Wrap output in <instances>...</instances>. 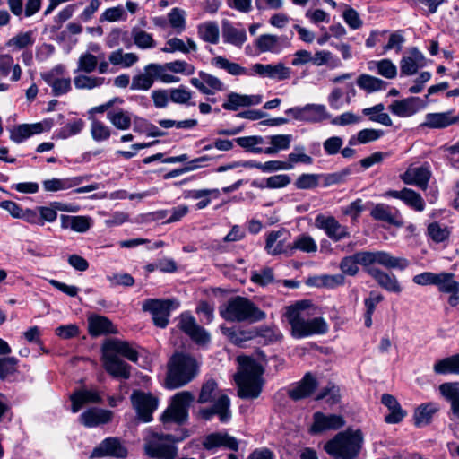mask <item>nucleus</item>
Returning a JSON list of instances; mask_svg holds the SVG:
<instances>
[{"instance_id": "nucleus-1", "label": "nucleus", "mask_w": 459, "mask_h": 459, "mask_svg": "<svg viewBox=\"0 0 459 459\" xmlns=\"http://www.w3.org/2000/svg\"><path fill=\"white\" fill-rule=\"evenodd\" d=\"M368 269L372 265L379 264L386 269L404 270L409 265V261L403 257L393 256L385 251H359L352 255L343 257L340 262L341 271L350 276H355L359 273V266Z\"/></svg>"}, {"instance_id": "nucleus-2", "label": "nucleus", "mask_w": 459, "mask_h": 459, "mask_svg": "<svg viewBox=\"0 0 459 459\" xmlns=\"http://www.w3.org/2000/svg\"><path fill=\"white\" fill-rule=\"evenodd\" d=\"M307 301H299L286 308L285 316L291 327L294 338H304L314 334H324L328 325L322 317L309 318L306 311Z\"/></svg>"}, {"instance_id": "nucleus-3", "label": "nucleus", "mask_w": 459, "mask_h": 459, "mask_svg": "<svg viewBox=\"0 0 459 459\" xmlns=\"http://www.w3.org/2000/svg\"><path fill=\"white\" fill-rule=\"evenodd\" d=\"M239 370L235 375L238 394L242 399L257 398L263 388L264 369L260 363L249 357H239Z\"/></svg>"}, {"instance_id": "nucleus-4", "label": "nucleus", "mask_w": 459, "mask_h": 459, "mask_svg": "<svg viewBox=\"0 0 459 459\" xmlns=\"http://www.w3.org/2000/svg\"><path fill=\"white\" fill-rule=\"evenodd\" d=\"M212 401L214 403L212 407L200 410L202 418L210 420L217 415L221 422H228L231 419L230 399L226 394H219L217 383L213 379H209L202 385L198 403H207Z\"/></svg>"}, {"instance_id": "nucleus-5", "label": "nucleus", "mask_w": 459, "mask_h": 459, "mask_svg": "<svg viewBox=\"0 0 459 459\" xmlns=\"http://www.w3.org/2000/svg\"><path fill=\"white\" fill-rule=\"evenodd\" d=\"M362 444L363 435L359 429H347L326 442L324 449L335 459H357Z\"/></svg>"}, {"instance_id": "nucleus-6", "label": "nucleus", "mask_w": 459, "mask_h": 459, "mask_svg": "<svg viewBox=\"0 0 459 459\" xmlns=\"http://www.w3.org/2000/svg\"><path fill=\"white\" fill-rule=\"evenodd\" d=\"M221 316L230 322L255 323L265 318L266 314L245 297L235 296L220 307Z\"/></svg>"}, {"instance_id": "nucleus-7", "label": "nucleus", "mask_w": 459, "mask_h": 459, "mask_svg": "<svg viewBox=\"0 0 459 459\" xmlns=\"http://www.w3.org/2000/svg\"><path fill=\"white\" fill-rule=\"evenodd\" d=\"M199 372L196 359L186 354H175L169 360L166 386L177 389L191 382Z\"/></svg>"}, {"instance_id": "nucleus-8", "label": "nucleus", "mask_w": 459, "mask_h": 459, "mask_svg": "<svg viewBox=\"0 0 459 459\" xmlns=\"http://www.w3.org/2000/svg\"><path fill=\"white\" fill-rule=\"evenodd\" d=\"M194 398V394L188 391L177 393L172 398L171 404L161 416L162 422L184 423L187 420L188 408Z\"/></svg>"}, {"instance_id": "nucleus-9", "label": "nucleus", "mask_w": 459, "mask_h": 459, "mask_svg": "<svg viewBox=\"0 0 459 459\" xmlns=\"http://www.w3.org/2000/svg\"><path fill=\"white\" fill-rule=\"evenodd\" d=\"M179 440L173 435L160 436L156 434L146 442L145 451L152 457L174 459L177 455L174 443Z\"/></svg>"}, {"instance_id": "nucleus-10", "label": "nucleus", "mask_w": 459, "mask_h": 459, "mask_svg": "<svg viewBox=\"0 0 459 459\" xmlns=\"http://www.w3.org/2000/svg\"><path fill=\"white\" fill-rule=\"evenodd\" d=\"M178 327L198 345H206L211 341L210 333L196 323L190 313H183L178 318Z\"/></svg>"}, {"instance_id": "nucleus-11", "label": "nucleus", "mask_w": 459, "mask_h": 459, "mask_svg": "<svg viewBox=\"0 0 459 459\" xmlns=\"http://www.w3.org/2000/svg\"><path fill=\"white\" fill-rule=\"evenodd\" d=\"M315 226L324 230L325 235L333 242H339L351 235L348 228L342 225L333 216L317 214L315 219Z\"/></svg>"}, {"instance_id": "nucleus-12", "label": "nucleus", "mask_w": 459, "mask_h": 459, "mask_svg": "<svg viewBox=\"0 0 459 459\" xmlns=\"http://www.w3.org/2000/svg\"><path fill=\"white\" fill-rule=\"evenodd\" d=\"M131 401L138 417L144 422L152 420V413L158 407V398L152 394L142 391H134L131 395Z\"/></svg>"}, {"instance_id": "nucleus-13", "label": "nucleus", "mask_w": 459, "mask_h": 459, "mask_svg": "<svg viewBox=\"0 0 459 459\" xmlns=\"http://www.w3.org/2000/svg\"><path fill=\"white\" fill-rule=\"evenodd\" d=\"M143 309L152 315V320L156 326L165 328L170 316L171 301L169 299H149L143 302Z\"/></svg>"}, {"instance_id": "nucleus-14", "label": "nucleus", "mask_w": 459, "mask_h": 459, "mask_svg": "<svg viewBox=\"0 0 459 459\" xmlns=\"http://www.w3.org/2000/svg\"><path fill=\"white\" fill-rule=\"evenodd\" d=\"M289 232L285 230H273L268 233L264 249L271 255H291V244L288 243Z\"/></svg>"}, {"instance_id": "nucleus-15", "label": "nucleus", "mask_w": 459, "mask_h": 459, "mask_svg": "<svg viewBox=\"0 0 459 459\" xmlns=\"http://www.w3.org/2000/svg\"><path fill=\"white\" fill-rule=\"evenodd\" d=\"M255 45L261 53L280 54L290 47V42L286 36L266 33L257 37Z\"/></svg>"}, {"instance_id": "nucleus-16", "label": "nucleus", "mask_w": 459, "mask_h": 459, "mask_svg": "<svg viewBox=\"0 0 459 459\" xmlns=\"http://www.w3.org/2000/svg\"><path fill=\"white\" fill-rule=\"evenodd\" d=\"M126 455L127 450L117 437H107L93 449L91 458L105 456L125 458Z\"/></svg>"}, {"instance_id": "nucleus-17", "label": "nucleus", "mask_w": 459, "mask_h": 459, "mask_svg": "<svg viewBox=\"0 0 459 459\" xmlns=\"http://www.w3.org/2000/svg\"><path fill=\"white\" fill-rule=\"evenodd\" d=\"M190 83L205 95H211L225 89L224 83L218 77L204 71L198 73V77L191 78Z\"/></svg>"}, {"instance_id": "nucleus-18", "label": "nucleus", "mask_w": 459, "mask_h": 459, "mask_svg": "<svg viewBox=\"0 0 459 459\" xmlns=\"http://www.w3.org/2000/svg\"><path fill=\"white\" fill-rule=\"evenodd\" d=\"M313 425L311 426V433L317 434L326 430L338 429L344 426L345 420L341 415L330 414L325 415L321 411L313 414Z\"/></svg>"}, {"instance_id": "nucleus-19", "label": "nucleus", "mask_w": 459, "mask_h": 459, "mask_svg": "<svg viewBox=\"0 0 459 459\" xmlns=\"http://www.w3.org/2000/svg\"><path fill=\"white\" fill-rule=\"evenodd\" d=\"M425 106L423 100L418 97H410L400 100H394L389 105L390 112L400 117H408L417 113Z\"/></svg>"}, {"instance_id": "nucleus-20", "label": "nucleus", "mask_w": 459, "mask_h": 459, "mask_svg": "<svg viewBox=\"0 0 459 459\" xmlns=\"http://www.w3.org/2000/svg\"><path fill=\"white\" fill-rule=\"evenodd\" d=\"M103 365L105 370L114 377L128 379L130 377V366L118 358L103 350Z\"/></svg>"}, {"instance_id": "nucleus-21", "label": "nucleus", "mask_w": 459, "mask_h": 459, "mask_svg": "<svg viewBox=\"0 0 459 459\" xmlns=\"http://www.w3.org/2000/svg\"><path fill=\"white\" fill-rule=\"evenodd\" d=\"M368 274L371 276L377 284L386 291L399 294L402 292V286L397 277L392 273L385 272L374 265L368 269Z\"/></svg>"}, {"instance_id": "nucleus-22", "label": "nucleus", "mask_w": 459, "mask_h": 459, "mask_svg": "<svg viewBox=\"0 0 459 459\" xmlns=\"http://www.w3.org/2000/svg\"><path fill=\"white\" fill-rule=\"evenodd\" d=\"M252 70L262 77H267L273 80L283 81L290 77L291 71L282 63L276 65L255 64Z\"/></svg>"}, {"instance_id": "nucleus-23", "label": "nucleus", "mask_w": 459, "mask_h": 459, "mask_svg": "<svg viewBox=\"0 0 459 459\" xmlns=\"http://www.w3.org/2000/svg\"><path fill=\"white\" fill-rule=\"evenodd\" d=\"M431 173L428 168L420 167H409L407 170L400 176L401 179L406 185H413L425 190L428 186L429 180Z\"/></svg>"}, {"instance_id": "nucleus-24", "label": "nucleus", "mask_w": 459, "mask_h": 459, "mask_svg": "<svg viewBox=\"0 0 459 459\" xmlns=\"http://www.w3.org/2000/svg\"><path fill=\"white\" fill-rule=\"evenodd\" d=\"M440 394L450 403L451 420H459V382H447L438 387Z\"/></svg>"}, {"instance_id": "nucleus-25", "label": "nucleus", "mask_w": 459, "mask_h": 459, "mask_svg": "<svg viewBox=\"0 0 459 459\" xmlns=\"http://www.w3.org/2000/svg\"><path fill=\"white\" fill-rule=\"evenodd\" d=\"M261 95H242L237 92H230L222 104L226 110L236 111L239 108L258 105L262 102Z\"/></svg>"}, {"instance_id": "nucleus-26", "label": "nucleus", "mask_w": 459, "mask_h": 459, "mask_svg": "<svg viewBox=\"0 0 459 459\" xmlns=\"http://www.w3.org/2000/svg\"><path fill=\"white\" fill-rule=\"evenodd\" d=\"M103 350L111 352L115 356H123L132 362H137L138 360V352L127 342L117 339L108 340L104 343Z\"/></svg>"}, {"instance_id": "nucleus-27", "label": "nucleus", "mask_w": 459, "mask_h": 459, "mask_svg": "<svg viewBox=\"0 0 459 459\" xmlns=\"http://www.w3.org/2000/svg\"><path fill=\"white\" fill-rule=\"evenodd\" d=\"M370 215L376 221H385L396 227H401L403 224L400 212L385 204H376L371 210Z\"/></svg>"}, {"instance_id": "nucleus-28", "label": "nucleus", "mask_w": 459, "mask_h": 459, "mask_svg": "<svg viewBox=\"0 0 459 459\" xmlns=\"http://www.w3.org/2000/svg\"><path fill=\"white\" fill-rule=\"evenodd\" d=\"M425 64V57L416 48L409 50V56H403L400 62V71L403 75H412Z\"/></svg>"}, {"instance_id": "nucleus-29", "label": "nucleus", "mask_w": 459, "mask_h": 459, "mask_svg": "<svg viewBox=\"0 0 459 459\" xmlns=\"http://www.w3.org/2000/svg\"><path fill=\"white\" fill-rule=\"evenodd\" d=\"M317 387V381L311 373H307L297 385L288 391L289 396L295 401L304 399L313 394Z\"/></svg>"}, {"instance_id": "nucleus-30", "label": "nucleus", "mask_w": 459, "mask_h": 459, "mask_svg": "<svg viewBox=\"0 0 459 459\" xmlns=\"http://www.w3.org/2000/svg\"><path fill=\"white\" fill-rule=\"evenodd\" d=\"M112 419V412L108 410L91 408L82 412L79 421L87 428H92L108 423Z\"/></svg>"}, {"instance_id": "nucleus-31", "label": "nucleus", "mask_w": 459, "mask_h": 459, "mask_svg": "<svg viewBox=\"0 0 459 459\" xmlns=\"http://www.w3.org/2000/svg\"><path fill=\"white\" fill-rule=\"evenodd\" d=\"M70 400L72 402L71 411L74 413L78 412L85 404L100 403L102 402V399L97 391L88 389L74 391L70 395Z\"/></svg>"}, {"instance_id": "nucleus-32", "label": "nucleus", "mask_w": 459, "mask_h": 459, "mask_svg": "<svg viewBox=\"0 0 459 459\" xmlns=\"http://www.w3.org/2000/svg\"><path fill=\"white\" fill-rule=\"evenodd\" d=\"M381 403L388 409L389 413L385 416V421L388 424H397L406 416V411L401 407L397 399L389 394L381 397Z\"/></svg>"}, {"instance_id": "nucleus-33", "label": "nucleus", "mask_w": 459, "mask_h": 459, "mask_svg": "<svg viewBox=\"0 0 459 459\" xmlns=\"http://www.w3.org/2000/svg\"><path fill=\"white\" fill-rule=\"evenodd\" d=\"M459 121V116H454L452 111L443 113H429L425 117L423 126L429 128H445Z\"/></svg>"}, {"instance_id": "nucleus-34", "label": "nucleus", "mask_w": 459, "mask_h": 459, "mask_svg": "<svg viewBox=\"0 0 459 459\" xmlns=\"http://www.w3.org/2000/svg\"><path fill=\"white\" fill-rule=\"evenodd\" d=\"M89 333L91 336L117 333V328L112 322L103 316H91L88 319Z\"/></svg>"}, {"instance_id": "nucleus-35", "label": "nucleus", "mask_w": 459, "mask_h": 459, "mask_svg": "<svg viewBox=\"0 0 459 459\" xmlns=\"http://www.w3.org/2000/svg\"><path fill=\"white\" fill-rule=\"evenodd\" d=\"M222 38L225 43L241 47L247 39L245 29L235 28L232 23L227 20L222 21Z\"/></svg>"}, {"instance_id": "nucleus-36", "label": "nucleus", "mask_w": 459, "mask_h": 459, "mask_svg": "<svg viewBox=\"0 0 459 459\" xmlns=\"http://www.w3.org/2000/svg\"><path fill=\"white\" fill-rule=\"evenodd\" d=\"M203 445L208 450L218 446H226L233 451H237L238 449V442L235 437L228 434L221 433H212L208 435L204 438Z\"/></svg>"}, {"instance_id": "nucleus-37", "label": "nucleus", "mask_w": 459, "mask_h": 459, "mask_svg": "<svg viewBox=\"0 0 459 459\" xmlns=\"http://www.w3.org/2000/svg\"><path fill=\"white\" fill-rule=\"evenodd\" d=\"M62 229H71L75 232H86L91 226V219L87 216L61 215Z\"/></svg>"}, {"instance_id": "nucleus-38", "label": "nucleus", "mask_w": 459, "mask_h": 459, "mask_svg": "<svg viewBox=\"0 0 459 459\" xmlns=\"http://www.w3.org/2000/svg\"><path fill=\"white\" fill-rule=\"evenodd\" d=\"M270 147L265 149L254 148L253 152L265 154H275L280 151H284L290 148L292 136L290 134H276L268 136Z\"/></svg>"}, {"instance_id": "nucleus-39", "label": "nucleus", "mask_w": 459, "mask_h": 459, "mask_svg": "<svg viewBox=\"0 0 459 459\" xmlns=\"http://www.w3.org/2000/svg\"><path fill=\"white\" fill-rule=\"evenodd\" d=\"M439 411L436 403H428L420 405L414 411V424L419 427H425L430 423L433 415Z\"/></svg>"}, {"instance_id": "nucleus-40", "label": "nucleus", "mask_w": 459, "mask_h": 459, "mask_svg": "<svg viewBox=\"0 0 459 459\" xmlns=\"http://www.w3.org/2000/svg\"><path fill=\"white\" fill-rule=\"evenodd\" d=\"M326 107L322 104H307L303 106V122L320 123L330 118Z\"/></svg>"}, {"instance_id": "nucleus-41", "label": "nucleus", "mask_w": 459, "mask_h": 459, "mask_svg": "<svg viewBox=\"0 0 459 459\" xmlns=\"http://www.w3.org/2000/svg\"><path fill=\"white\" fill-rule=\"evenodd\" d=\"M12 73L10 80L18 82L22 76V68L19 64H14L13 58L9 54L0 55V75L6 77Z\"/></svg>"}, {"instance_id": "nucleus-42", "label": "nucleus", "mask_w": 459, "mask_h": 459, "mask_svg": "<svg viewBox=\"0 0 459 459\" xmlns=\"http://www.w3.org/2000/svg\"><path fill=\"white\" fill-rule=\"evenodd\" d=\"M108 121L118 130H127L132 125V114L124 109L108 111L107 114Z\"/></svg>"}, {"instance_id": "nucleus-43", "label": "nucleus", "mask_w": 459, "mask_h": 459, "mask_svg": "<svg viewBox=\"0 0 459 459\" xmlns=\"http://www.w3.org/2000/svg\"><path fill=\"white\" fill-rule=\"evenodd\" d=\"M384 110L385 105L379 103L373 107L363 108L362 114L368 117V119L372 122H376L385 126H391L393 125L392 119L387 113L384 112Z\"/></svg>"}, {"instance_id": "nucleus-44", "label": "nucleus", "mask_w": 459, "mask_h": 459, "mask_svg": "<svg viewBox=\"0 0 459 459\" xmlns=\"http://www.w3.org/2000/svg\"><path fill=\"white\" fill-rule=\"evenodd\" d=\"M221 331L232 343L238 346H241L247 341L256 337L255 330H241L236 328L221 327Z\"/></svg>"}, {"instance_id": "nucleus-45", "label": "nucleus", "mask_w": 459, "mask_h": 459, "mask_svg": "<svg viewBox=\"0 0 459 459\" xmlns=\"http://www.w3.org/2000/svg\"><path fill=\"white\" fill-rule=\"evenodd\" d=\"M433 369L437 374L459 375V353L438 360L435 363Z\"/></svg>"}, {"instance_id": "nucleus-46", "label": "nucleus", "mask_w": 459, "mask_h": 459, "mask_svg": "<svg viewBox=\"0 0 459 459\" xmlns=\"http://www.w3.org/2000/svg\"><path fill=\"white\" fill-rule=\"evenodd\" d=\"M358 86L368 93L385 90L387 82L369 74H363L357 79Z\"/></svg>"}, {"instance_id": "nucleus-47", "label": "nucleus", "mask_w": 459, "mask_h": 459, "mask_svg": "<svg viewBox=\"0 0 459 459\" xmlns=\"http://www.w3.org/2000/svg\"><path fill=\"white\" fill-rule=\"evenodd\" d=\"M147 69L150 71L152 76L153 77V81L159 80L164 83H173L178 82L179 77L172 75L168 73V68L165 64H156L151 63L147 65Z\"/></svg>"}, {"instance_id": "nucleus-48", "label": "nucleus", "mask_w": 459, "mask_h": 459, "mask_svg": "<svg viewBox=\"0 0 459 459\" xmlns=\"http://www.w3.org/2000/svg\"><path fill=\"white\" fill-rule=\"evenodd\" d=\"M198 35L205 42L217 44L220 38V29L215 22H206L198 25Z\"/></svg>"}, {"instance_id": "nucleus-49", "label": "nucleus", "mask_w": 459, "mask_h": 459, "mask_svg": "<svg viewBox=\"0 0 459 459\" xmlns=\"http://www.w3.org/2000/svg\"><path fill=\"white\" fill-rule=\"evenodd\" d=\"M211 63L212 65L218 68L226 70L231 75L238 76L248 74L247 68L241 66L237 63L230 62L229 59L221 56L212 58Z\"/></svg>"}, {"instance_id": "nucleus-50", "label": "nucleus", "mask_w": 459, "mask_h": 459, "mask_svg": "<svg viewBox=\"0 0 459 459\" xmlns=\"http://www.w3.org/2000/svg\"><path fill=\"white\" fill-rule=\"evenodd\" d=\"M80 181L77 178H51L44 180L42 185L46 192H56L60 190L69 189L76 185Z\"/></svg>"}, {"instance_id": "nucleus-51", "label": "nucleus", "mask_w": 459, "mask_h": 459, "mask_svg": "<svg viewBox=\"0 0 459 459\" xmlns=\"http://www.w3.org/2000/svg\"><path fill=\"white\" fill-rule=\"evenodd\" d=\"M34 41L32 31L20 32L6 42V47L18 51L31 47Z\"/></svg>"}, {"instance_id": "nucleus-52", "label": "nucleus", "mask_w": 459, "mask_h": 459, "mask_svg": "<svg viewBox=\"0 0 459 459\" xmlns=\"http://www.w3.org/2000/svg\"><path fill=\"white\" fill-rule=\"evenodd\" d=\"M154 83L153 77L147 65L144 66L143 72L138 74L132 78L130 89L133 91H149Z\"/></svg>"}, {"instance_id": "nucleus-53", "label": "nucleus", "mask_w": 459, "mask_h": 459, "mask_svg": "<svg viewBox=\"0 0 459 459\" xmlns=\"http://www.w3.org/2000/svg\"><path fill=\"white\" fill-rule=\"evenodd\" d=\"M45 82L52 87L55 96H59L67 93L71 90L70 78H58L54 79L53 75L48 74L43 75Z\"/></svg>"}, {"instance_id": "nucleus-54", "label": "nucleus", "mask_w": 459, "mask_h": 459, "mask_svg": "<svg viewBox=\"0 0 459 459\" xmlns=\"http://www.w3.org/2000/svg\"><path fill=\"white\" fill-rule=\"evenodd\" d=\"M105 82V78L90 76L85 74H80L75 76L74 83L76 89L79 90H91L97 87H100Z\"/></svg>"}, {"instance_id": "nucleus-55", "label": "nucleus", "mask_w": 459, "mask_h": 459, "mask_svg": "<svg viewBox=\"0 0 459 459\" xmlns=\"http://www.w3.org/2000/svg\"><path fill=\"white\" fill-rule=\"evenodd\" d=\"M294 250H300L305 253H315L317 250V245L311 236L303 234L297 237L291 244V254Z\"/></svg>"}, {"instance_id": "nucleus-56", "label": "nucleus", "mask_w": 459, "mask_h": 459, "mask_svg": "<svg viewBox=\"0 0 459 459\" xmlns=\"http://www.w3.org/2000/svg\"><path fill=\"white\" fill-rule=\"evenodd\" d=\"M436 285L442 292H459V282L454 280V274L442 273L437 274Z\"/></svg>"}, {"instance_id": "nucleus-57", "label": "nucleus", "mask_w": 459, "mask_h": 459, "mask_svg": "<svg viewBox=\"0 0 459 459\" xmlns=\"http://www.w3.org/2000/svg\"><path fill=\"white\" fill-rule=\"evenodd\" d=\"M369 69L377 68L378 74L386 79H393L397 74V68L390 59H382L369 63Z\"/></svg>"}, {"instance_id": "nucleus-58", "label": "nucleus", "mask_w": 459, "mask_h": 459, "mask_svg": "<svg viewBox=\"0 0 459 459\" xmlns=\"http://www.w3.org/2000/svg\"><path fill=\"white\" fill-rule=\"evenodd\" d=\"M322 174L304 173L297 178L294 186L297 189H313L318 186Z\"/></svg>"}, {"instance_id": "nucleus-59", "label": "nucleus", "mask_w": 459, "mask_h": 459, "mask_svg": "<svg viewBox=\"0 0 459 459\" xmlns=\"http://www.w3.org/2000/svg\"><path fill=\"white\" fill-rule=\"evenodd\" d=\"M427 231L429 238L436 243H441L446 240L450 236L449 229L438 222L429 224Z\"/></svg>"}, {"instance_id": "nucleus-60", "label": "nucleus", "mask_w": 459, "mask_h": 459, "mask_svg": "<svg viewBox=\"0 0 459 459\" xmlns=\"http://www.w3.org/2000/svg\"><path fill=\"white\" fill-rule=\"evenodd\" d=\"M132 37L134 44L142 49L152 48L155 46V41L150 33L138 28L132 30Z\"/></svg>"}, {"instance_id": "nucleus-61", "label": "nucleus", "mask_w": 459, "mask_h": 459, "mask_svg": "<svg viewBox=\"0 0 459 459\" xmlns=\"http://www.w3.org/2000/svg\"><path fill=\"white\" fill-rule=\"evenodd\" d=\"M286 164H290L293 169L294 164L303 163L310 165L313 163V158L305 152V147L302 145L295 146L293 152L288 155Z\"/></svg>"}, {"instance_id": "nucleus-62", "label": "nucleus", "mask_w": 459, "mask_h": 459, "mask_svg": "<svg viewBox=\"0 0 459 459\" xmlns=\"http://www.w3.org/2000/svg\"><path fill=\"white\" fill-rule=\"evenodd\" d=\"M316 399L325 400L329 404H335L341 399L340 388L336 385L329 383L327 386L320 391Z\"/></svg>"}, {"instance_id": "nucleus-63", "label": "nucleus", "mask_w": 459, "mask_h": 459, "mask_svg": "<svg viewBox=\"0 0 459 459\" xmlns=\"http://www.w3.org/2000/svg\"><path fill=\"white\" fill-rule=\"evenodd\" d=\"M91 134L97 142L106 141L110 137V128L103 122L92 119L91 124Z\"/></svg>"}, {"instance_id": "nucleus-64", "label": "nucleus", "mask_w": 459, "mask_h": 459, "mask_svg": "<svg viewBox=\"0 0 459 459\" xmlns=\"http://www.w3.org/2000/svg\"><path fill=\"white\" fill-rule=\"evenodd\" d=\"M186 13L179 8H173L168 14L170 26L176 30L178 33H181L186 29Z\"/></svg>"}]
</instances>
